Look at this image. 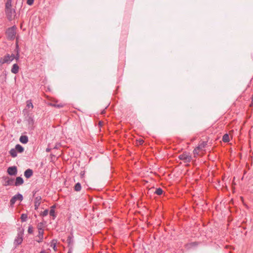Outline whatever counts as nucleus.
<instances>
[{"label":"nucleus","instance_id":"nucleus-1","mask_svg":"<svg viewBox=\"0 0 253 253\" xmlns=\"http://www.w3.org/2000/svg\"><path fill=\"white\" fill-rule=\"evenodd\" d=\"M14 59V54H5L3 57L0 58V64L2 65L3 64H9Z\"/></svg>","mask_w":253,"mask_h":253},{"label":"nucleus","instance_id":"nucleus-2","mask_svg":"<svg viewBox=\"0 0 253 253\" xmlns=\"http://www.w3.org/2000/svg\"><path fill=\"white\" fill-rule=\"evenodd\" d=\"M16 27L15 26H13L8 28L6 32V35L8 40L11 41L14 40L16 36Z\"/></svg>","mask_w":253,"mask_h":253},{"label":"nucleus","instance_id":"nucleus-3","mask_svg":"<svg viewBox=\"0 0 253 253\" xmlns=\"http://www.w3.org/2000/svg\"><path fill=\"white\" fill-rule=\"evenodd\" d=\"M5 13L7 19L9 21L14 20L16 16L15 9L12 8L5 9Z\"/></svg>","mask_w":253,"mask_h":253},{"label":"nucleus","instance_id":"nucleus-4","mask_svg":"<svg viewBox=\"0 0 253 253\" xmlns=\"http://www.w3.org/2000/svg\"><path fill=\"white\" fill-rule=\"evenodd\" d=\"M178 158L183 161L185 163H189L191 160V157L186 152L183 153L178 156Z\"/></svg>","mask_w":253,"mask_h":253},{"label":"nucleus","instance_id":"nucleus-5","mask_svg":"<svg viewBox=\"0 0 253 253\" xmlns=\"http://www.w3.org/2000/svg\"><path fill=\"white\" fill-rule=\"evenodd\" d=\"M23 196L21 194H17L14 196L10 201V204L11 206L13 205L16 201H22L23 200Z\"/></svg>","mask_w":253,"mask_h":253},{"label":"nucleus","instance_id":"nucleus-6","mask_svg":"<svg viewBox=\"0 0 253 253\" xmlns=\"http://www.w3.org/2000/svg\"><path fill=\"white\" fill-rule=\"evenodd\" d=\"M4 183L3 184L4 186H13L14 185V178L12 177H9L8 176L3 177Z\"/></svg>","mask_w":253,"mask_h":253},{"label":"nucleus","instance_id":"nucleus-7","mask_svg":"<svg viewBox=\"0 0 253 253\" xmlns=\"http://www.w3.org/2000/svg\"><path fill=\"white\" fill-rule=\"evenodd\" d=\"M7 172L10 175L15 176L17 173V168L16 166L9 167L7 169Z\"/></svg>","mask_w":253,"mask_h":253},{"label":"nucleus","instance_id":"nucleus-8","mask_svg":"<svg viewBox=\"0 0 253 253\" xmlns=\"http://www.w3.org/2000/svg\"><path fill=\"white\" fill-rule=\"evenodd\" d=\"M23 183H24V180H23V179L21 177H20V176L17 177L15 179V180L14 179V186H18L22 185L23 184Z\"/></svg>","mask_w":253,"mask_h":253},{"label":"nucleus","instance_id":"nucleus-9","mask_svg":"<svg viewBox=\"0 0 253 253\" xmlns=\"http://www.w3.org/2000/svg\"><path fill=\"white\" fill-rule=\"evenodd\" d=\"M42 198L41 196H38L35 199V209L37 210L41 204Z\"/></svg>","mask_w":253,"mask_h":253},{"label":"nucleus","instance_id":"nucleus-10","mask_svg":"<svg viewBox=\"0 0 253 253\" xmlns=\"http://www.w3.org/2000/svg\"><path fill=\"white\" fill-rule=\"evenodd\" d=\"M26 121L28 122L30 126H33L34 124L33 117L31 115H28L26 118Z\"/></svg>","mask_w":253,"mask_h":253},{"label":"nucleus","instance_id":"nucleus-11","mask_svg":"<svg viewBox=\"0 0 253 253\" xmlns=\"http://www.w3.org/2000/svg\"><path fill=\"white\" fill-rule=\"evenodd\" d=\"M38 240H37V242L38 243H41L43 241V234H44V231L41 230V231H38Z\"/></svg>","mask_w":253,"mask_h":253},{"label":"nucleus","instance_id":"nucleus-12","mask_svg":"<svg viewBox=\"0 0 253 253\" xmlns=\"http://www.w3.org/2000/svg\"><path fill=\"white\" fill-rule=\"evenodd\" d=\"M33 174V171L30 169H26L24 172V176L27 178H30Z\"/></svg>","mask_w":253,"mask_h":253},{"label":"nucleus","instance_id":"nucleus-13","mask_svg":"<svg viewBox=\"0 0 253 253\" xmlns=\"http://www.w3.org/2000/svg\"><path fill=\"white\" fill-rule=\"evenodd\" d=\"M19 70V66L17 64H14L12 67V68L11 69V72L16 74L18 73Z\"/></svg>","mask_w":253,"mask_h":253},{"label":"nucleus","instance_id":"nucleus-14","mask_svg":"<svg viewBox=\"0 0 253 253\" xmlns=\"http://www.w3.org/2000/svg\"><path fill=\"white\" fill-rule=\"evenodd\" d=\"M28 137L27 135H21L19 138L21 143L26 144L28 142Z\"/></svg>","mask_w":253,"mask_h":253},{"label":"nucleus","instance_id":"nucleus-15","mask_svg":"<svg viewBox=\"0 0 253 253\" xmlns=\"http://www.w3.org/2000/svg\"><path fill=\"white\" fill-rule=\"evenodd\" d=\"M15 149L16 150L17 152H18L19 153H23L24 150V148L20 144L16 145L15 147Z\"/></svg>","mask_w":253,"mask_h":253},{"label":"nucleus","instance_id":"nucleus-16","mask_svg":"<svg viewBox=\"0 0 253 253\" xmlns=\"http://www.w3.org/2000/svg\"><path fill=\"white\" fill-rule=\"evenodd\" d=\"M207 145V141H202L197 146V149H199V150H202L203 148H205Z\"/></svg>","mask_w":253,"mask_h":253},{"label":"nucleus","instance_id":"nucleus-17","mask_svg":"<svg viewBox=\"0 0 253 253\" xmlns=\"http://www.w3.org/2000/svg\"><path fill=\"white\" fill-rule=\"evenodd\" d=\"M55 208V206H52L51 207V209L49 211V215L51 216H52L53 217V218L54 219V218L56 217V215H55V210H54V208Z\"/></svg>","mask_w":253,"mask_h":253},{"label":"nucleus","instance_id":"nucleus-18","mask_svg":"<svg viewBox=\"0 0 253 253\" xmlns=\"http://www.w3.org/2000/svg\"><path fill=\"white\" fill-rule=\"evenodd\" d=\"M10 156L13 158H15L17 156V152L14 149H11L9 152Z\"/></svg>","mask_w":253,"mask_h":253},{"label":"nucleus","instance_id":"nucleus-19","mask_svg":"<svg viewBox=\"0 0 253 253\" xmlns=\"http://www.w3.org/2000/svg\"><path fill=\"white\" fill-rule=\"evenodd\" d=\"M12 0H7L5 3V9H7L12 8Z\"/></svg>","mask_w":253,"mask_h":253},{"label":"nucleus","instance_id":"nucleus-20","mask_svg":"<svg viewBox=\"0 0 253 253\" xmlns=\"http://www.w3.org/2000/svg\"><path fill=\"white\" fill-rule=\"evenodd\" d=\"M74 190L77 192H79L81 191L82 189L81 184L80 183L78 182L75 184L74 187Z\"/></svg>","mask_w":253,"mask_h":253},{"label":"nucleus","instance_id":"nucleus-21","mask_svg":"<svg viewBox=\"0 0 253 253\" xmlns=\"http://www.w3.org/2000/svg\"><path fill=\"white\" fill-rule=\"evenodd\" d=\"M44 224L42 222H41L39 223L37 225V228L38 229V231H41L43 230L44 231Z\"/></svg>","mask_w":253,"mask_h":253},{"label":"nucleus","instance_id":"nucleus-22","mask_svg":"<svg viewBox=\"0 0 253 253\" xmlns=\"http://www.w3.org/2000/svg\"><path fill=\"white\" fill-rule=\"evenodd\" d=\"M56 243H57V241L56 240H52L51 242L50 246L53 249V250L54 251H56L57 250Z\"/></svg>","mask_w":253,"mask_h":253},{"label":"nucleus","instance_id":"nucleus-23","mask_svg":"<svg viewBox=\"0 0 253 253\" xmlns=\"http://www.w3.org/2000/svg\"><path fill=\"white\" fill-rule=\"evenodd\" d=\"M222 140L224 142H228L230 140L229 135L228 134H225L223 136Z\"/></svg>","mask_w":253,"mask_h":253},{"label":"nucleus","instance_id":"nucleus-24","mask_svg":"<svg viewBox=\"0 0 253 253\" xmlns=\"http://www.w3.org/2000/svg\"><path fill=\"white\" fill-rule=\"evenodd\" d=\"M67 242L69 245H72L73 244V239L72 236H69L67 239Z\"/></svg>","mask_w":253,"mask_h":253},{"label":"nucleus","instance_id":"nucleus-25","mask_svg":"<svg viewBox=\"0 0 253 253\" xmlns=\"http://www.w3.org/2000/svg\"><path fill=\"white\" fill-rule=\"evenodd\" d=\"M50 105L58 108H62L64 106L62 103L57 104L54 103H50Z\"/></svg>","mask_w":253,"mask_h":253},{"label":"nucleus","instance_id":"nucleus-26","mask_svg":"<svg viewBox=\"0 0 253 253\" xmlns=\"http://www.w3.org/2000/svg\"><path fill=\"white\" fill-rule=\"evenodd\" d=\"M20 218L22 222H25L27 219V215L25 213H22L21 215Z\"/></svg>","mask_w":253,"mask_h":253},{"label":"nucleus","instance_id":"nucleus-27","mask_svg":"<svg viewBox=\"0 0 253 253\" xmlns=\"http://www.w3.org/2000/svg\"><path fill=\"white\" fill-rule=\"evenodd\" d=\"M154 193L158 195H161L163 193V190L161 188H159L156 189Z\"/></svg>","mask_w":253,"mask_h":253},{"label":"nucleus","instance_id":"nucleus-28","mask_svg":"<svg viewBox=\"0 0 253 253\" xmlns=\"http://www.w3.org/2000/svg\"><path fill=\"white\" fill-rule=\"evenodd\" d=\"M26 107H28V108H33V105L32 103L31 100H28L27 101Z\"/></svg>","mask_w":253,"mask_h":253},{"label":"nucleus","instance_id":"nucleus-29","mask_svg":"<svg viewBox=\"0 0 253 253\" xmlns=\"http://www.w3.org/2000/svg\"><path fill=\"white\" fill-rule=\"evenodd\" d=\"M28 232L29 234H30L33 233V227H32V225H30L28 227Z\"/></svg>","mask_w":253,"mask_h":253},{"label":"nucleus","instance_id":"nucleus-30","mask_svg":"<svg viewBox=\"0 0 253 253\" xmlns=\"http://www.w3.org/2000/svg\"><path fill=\"white\" fill-rule=\"evenodd\" d=\"M20 54L19 52L17 51L16 52V55H14V59L16 60V61H18L19 59Z\"/></svg>","mask_w":253,"mask_h":253},{"label":"nucleus","instance_id":"nucleus-31","mask_svg":"<svg viewBox=\"0 0 253 253\" xmlns=\"http://www.w3.org/2000/svg\"><path fill=\"white\" fill-rule=\"evenodd\" d=\"M48 212H49L48 210L46 209V210H44L42 213H41V214L42 216H45L48 214Z\"/></svg>","mask_w":253,"mask_h":253},{"label":"nucleus","instance_id":"nucleus-32","mask_svg":"<svg viewBox=\"0 0 253 253\" xmlns=\"http://www.w3.org/2000/svg\"><path fill=\"white\" fill-rule=\"evenodd\" d=\"M199 150H200L199 149H197V147L194 149L193 150V153L195 155V157H196V155H198L199 154Z\"/></svg>","mask_w":253,"mask_h":253},{"label":"nucleus","instance_id":"nucleus-33","mask_svg":"<svg viewBox=\"0 0 253 253\" xmlns=\"http://www.w3.org/2000/svg\"><path fill=\"white\" fill-rule=\"evenodd\" d=\"M15 52H17V51L19 52V45H18V43L17 38L16 39V47H15Z\"/></svg>","mask_w":253,"mask_h":253},{"label":"nucleus","instance_id":"nucleus-34","mask_svg":"<svg viewBox=\"0 0 253 253\" xmlns=\"http://www.w3.org/2000/svg\"><path fill=\"white\" fill-rule=\"evenodd\" d=\"M34 0H27V3L29 5H32L34 3Z\"/></svg>","mask_w":253,"mask_h":253},{"label":"nucleus","instance_id":"nucleus-35","mask_svg":"<svg viewBox=\"0 0 253 253\" xmlns=\"http://www.w3.org/2000/svg\"><path fill=\"white\" fill-rule=\"evenodd\" d=\"M137 141H138L137 143L139 145H142L144 142V141L143 139H139Z\"/></svg>","mask_w":253,"mask_h":253},{"label":"nucleus","instance_id":"nucleus-36","mask_svg":"<svg viewBox=\"0 0 253 253\" xmlns=\"http://www.w3.org/2000/svg\"><path fill=\"white\" fill-rule=\"evenodd\" d=\"M17 243L18 244H21L22 241V238H18L17 240Z\"/></svg>","mask_w":253,"mask_h":253},{"label":"nucleus","instance_id":"nucleus-37","mask_svg":"<svg viewBox=\"0 0 253 253\" xmlns=\"http://www.w3.org/2000/svg\"><path fill=\"white\" fill-rule=\"evenodd\" d=\"M50 149H49V148H46V152H50Z\"/></svg>","mask_w":253,"mask_h":253},{"label":"nucleus","instance_id":"nucleus-38","mask_svg":"<svg viewBox=\"0 0 253 253\" xmlns=\"http://www.w3.org/2000/svg\"><path fill=\"white\" fill-rule=\"evenodd\" d=\"M252 103L253 105V96H252Z\"/></svg>","mask_w":253,"mask_h":253},{"label":"nucleus","instance_id":"nucleus-39","mask_svg":"<svg viewBox=\"0 0 253 253\" xmlns=\"http://www.w3.org/2000/svg\"><path fill=\"white\" fill-rule=\"evenodd\" d=\"M45 251L43 250V251H42L40 253H45Z\"/></svg>","mask_w":253,"mask_h":253},{"label":"nucleus","instance_id":"nucleus-40","mask_svg":"<svg viewBox=\"0 0 253 253\" xmlns=\"http://www.w3.org/2000/svg\"><path fill=\"white\" fill-rule=\"evenodd\" d=\"M81 174L82 176H83L84 174V173H83V172H81Z\"/></svg>","mask_w":253,"mask_h":253}]
</instances>
